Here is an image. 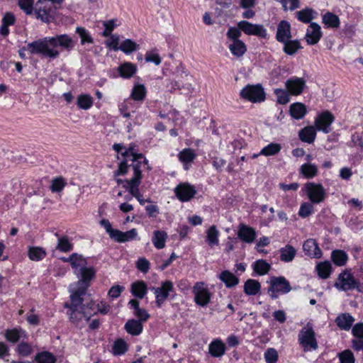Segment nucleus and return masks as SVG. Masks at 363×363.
<instances>
[{
	"instance_id": "69168bd1",
	"label": "nucleus",
	"mask_w": 363,
	"mask_h": 363,
	"mask_svg": "<svg viewBox=\"0 0 363 363\" xmlns=\"http://www.w3.org/2000/svg\"><path fill=\"white\" fill-rule=\"evenodd\" d=\"M130 160L128 158H125L124 160L121 161L118 165V169L113 172L115 177H118L120 175H125L127 174L129 166H132L128 164V162Z\"/></svg>"
},
{
	"instance_id": "f03ea898",
	"label": "nucleus",
	"mask_w": 363,
	"mask_h": 363,
	"mask_svg": "<svg viewBox=\"0 0 363 363\" xmlns=\"http://www.w3.org/2000/svg\"><path fill=\"white\" fill-rule=\"evenodd\" d=\"M62 1V0H38L35 12L36 18L45 23L52 21L57 9L54 4H60Z\"/></svg>"
},
{
	"instance_id": "ea45409f",
	"label": "nucleus",
	"mask_w": 363,
	"mask_h": 363,
	"mask_svg": "<svg viewBox=\"0 0 363 363\" xmlns=\"http://www.w3.org/2000/svg\"><path fill=\"white\" fill-rule=\"evenodd\" d=\"M167 234L164 231L155 230L153 233L152 243L157 249H162L165 247Z\"/></svg>"
},
{
	"instance_id": "4468645a",
	"label": "nucleus",
	"mask_w": 363,
	"mask_h": 363,
	"mask_svg": "<svg viewBox=\"0 0 363 363\" xmlns=\"http://www.w3.org/2000/svg\"><path fill=\"white\" fill-rule=\"evenodd\" d=\"M269 283V291H277L280 294H286L291 290L289 281L284 277H272Z\"/></svg>"
},
{
	"instance_id": "bb28decb",
	"label": "nucleus",
	"mask_w": 363,
	"mask_h": 363,
	"mask_svg": "<svg viewBox=\"0 0 363 363\" xmlns=\"http://www.w3.org/2000/svg\"><path fill=\"white\" fill-rule=\"evenodd\" d=\"M124 328L128 334L137 336L143 332V325L140 320L130 319L125 323Z\"/></svg>"
},
{
	"instance_id": "680f3d73",
	"label": "nucleus",
	"mask_w": 363,
	"mask_h": 363,
	"mask_svg": "<svg viewBox=\"0 0 363 363\" xmlns=\"http://www.w3.org/2000/svg\"><path fill=\"white\" fill-rule=\"evenodd\" d=\"M338 357L340 363H354V356L352 352L350 350H345L343 352L339 353Z\"/></svg>"
},
{
	"instance_id": "7c9ffc66",
	"label": "nucleus",
	"mask_w": 363,
	"mask_h": 363,
	"mask_svg": "<svg viewBox=\"0 0 363 363\" xmlns=\"http://www.w3.org/2000/svg\"><path fill=\"white\" fill-rule=\"evenodd\" d=\"M118 70L121 77L129 79L135 74L137 67L131 62H124L118 67Z\"/></svg>"
},
{
	"instance_id": "f8f14e48",
	"label": "nucleus",
	"mask_w": 363,
	"mask_h": 363,
	"mask_svg": "<svg viewBox=\"0 0 363 363\" xmlns=\"http://www.w3.org/2000/svg\"><path fill=\"white\" fill-rule=\"evenodd\" d=\"M175 195L182 202L190 201L196 194L195 187L189 183H182L174 189Z\"/></svg>"
},
{
	"instance_id": "a211bd4d",
	"label": "nucleus",
	"mask_w": 363,
	"mask_h": 363,
	"mask_svg": "<svg viewBox=\"0 0 363 363\" xmlns=\"http://www.w3.org/2000/svg\"><path fill=\"white\" fill-rule=\"evenodd\" d=\"M86 291V286H79L76 290L72 291L70 295V308L81 309V307L85 308V305H82L83 298L82 296L85 294Z\"/></svg>"
},
{
	"instance_id": "2f4dec72",
	"label": "nucleus",
	"mask_w": 363,
	"mask_h": 363,
	"mask_svg": "<svg viewBox=\"0 0 363 363\" xmlns=\"http://www.w3.org/2000/svg\"><path fill=\"white\" fill-rule=\"evenodd\" d=\"M282 43L284 44L283 51L288 55H294L299 50L303 48L298 40L289 39Z\"/></svg>"
},
{
	"instance_id": "a878e982",
	"label": "nucleus",
	"mask_w": 363,
	"mask_h": 363,
	"mask_svg": "<svg viewBox=\"0 0 363 363\" xmlns=\"http://www.w3.org/2000/svg\"><path fill=\"white\" fill-rule=\"evenodd\" d=\"M316 130L315 127L311 125L305 127L299 131L298 137L301 141L311 144L315 139Z\"/></svg>"
},
{
	"instance_id": "5701e85b",
	"label": "nucleus",
	"mask_w": 363,
	"mask_h": 363,
	"mask_svg": "<svg viewBox=\"0 0 363 363\" xmlns=\"http://www.w3.org/2000/svg\"><path fill=\"white\" fill-rule=\"evenodd\" d=\"M122 155L125 158H128V159H129V157H131L130 160L132 162V167H133V171H134V166L135 164H138L139 169H140L142 160H143V162L145 164H147V160L145 157H144L143 154H140V153L138 154V153L134 152V147L132 145H130L124 152H123Z\"/></svg>"
},
{
	"instance_id": "79ce46f5",
	"label": "nucleus",
	"mask_w": 363,
	"mask_h": 363,
	"mask_svg": "<svg viewBox=\"0 0 363 363\" xmlns=\"http://www.w3.org/2000/svg\"><path fill=\"white\" fill-rule=\"evenodd\" d=\"M28 257L32 261H40L46 256L45 250L40 247H30L28 252Z\"/></svg>"
},
{
	"instance_id": "423d86ee",
	"label": "nucleus",
	"mask_w": 363,
	"mask_h": 363,
	"mask_svg": "<svg viewBox=\"0 0 363 363\" xmlns=\"http://www.w3.org/2000/svg\"><path fill=\"white\" fill-rule=\"evenodd\" d=\"M241 98L252 103H259L265 100V92L261 84H247L240 94Z\"/></svg>"
},
{
	"instance_id": "de8ad7c7",
	"label": "nucleus",
	"mask_w": 363,
	"mask_h": 363,
	"mask_svg": "<svg viewBox=\"0 0 363 363\" xmlns=\"http://www.w3.org/2000/svg\"><path fill=\"white\" fill-rule=\"evenodd\" d=\"M318 274L322 279H327L329 277L331 270L332 265L330 262H323L319 263L316 267Z\"/></svg>"
},
{
	"instance_id": "aec40b11",
	"label": "nucleus",
	"mask_w": 363,
	"mask_h": 363,
	"mask_svg": "<svg viewBox=\"0 0 363 363\" xmlns=\"http://www.w3.org/2000/svg\"><path fill=\"white\" fill-rule=\"evenodd\" d=\"M354 322V317L349 313H340L335 318V323L342 330L348 331Z\"/></svg>"
},
{
	"instance_id": "393cba45",
	"label": "nucleus",
	"mask_w": 363,
	"mask_h": 363,
	"mask_svg": "<svg viewBox=\"0 0 363 363\" xmlns=\"http://www.w3.org/2000/svg\"><path fill=\"white\" fill-rule=\"evenodd\" d=\"M137 238L138 231L135 228H133L126 232H123L118 230L113 240H114L116 242L122 243L133 240Z\"/></svg>"
},
{
	"instance_id": "3c124183",
	"label": "nucleus",
	"mask_w": 363,
	"mask_h": 363,
	"mask_svg": "<svg viewBox=\"0 0 363 363\" xmlns=\"http://www.w3.org/2000/svg\"><path fill=\"white\" fill-rule=\"evenodd\" d=\"M313 13L314 11L310 8H306L296 12V17L298 21L304 23H308L313 18Z\"/></svg>"
},
{
	"instance_id": "f3484780",
	"label": "nucleus",
	"mask_w": 363,
	"mask_h": 363,
	"mask_svg": "<svg viewBox=\"0 0 363 363\" xmlns=\"http://www.w3.org/2000/svg\"><path fill=\"white\" fill-rule=\"evenodd\" d=\"M78 277H80L77 282L79 286H86V289L89 286V282L95 276V271L93 267H84L75 274Z\"/></svg>"
},
{
	"instance_id": "2eb2a0df",
	"label": "nucleus",
	"mask_w": 363,
	"mask_h": 363,
	"mask_svg": "<svg viewBox=\"0 0 363 363\" xmlns=\"http://www.w3.org/2000/svg\"><path fill=\"white\" fill-rule=\"evenodd\" d=\"M286 88L291 95H299L306 86V81L303 78L292 77L286 80Z\"/></svg>"
},
{
	"instance_id": "603ef678",
	"label": "nucleus",
	"mask_w": 363,
	"mask_h": 363,
	"mask_svg": "<svg viewBox=\"0 0 363 363\" xmlns=\"http://www.w3.org/2000/svg\"><path fill=\"white\" fill-rule=\"evenodd\" d=\"M146 96L145 87L143 84L135 85L131 92V98L135 101H143Z\"/></svg>"
},
{
	"instance_id": "052dcab7",
	"label": "nucleus",
	"mask_w": 363,
	"mask_h": 363,
	"mask_svg": "<svg viewBox=\"0 0 363 363\" xmlns=\"http://www.w3.org/2000/svg\"><path fill=\"white\" fill-rule=\"evenodd\" d=\"M34 0H18V4L27 15L33 13Z\"/></svg>"
},
{
	"instance_id": "4d7b16f0",
	"label": "nucleus",
	"mask_w": 363,
	"mask_h": 363,
	"mask_svg": "<svg viewBox=\"0 0 363 363\" xmlns=\"http://www.w3.org/2000/svg\"><path fill=\"white\" fill-rule=\"evenodd\" d=\"M179 160L184 164L191 162L196 157L194 151L190 148H185L179 152Z\"/></svg>"
},
{
	"instance_id": "c756f323",
	"label": "nucleus",
	"mask_w": 363,
	"mask_h": 363,
	"mask_svg": "<svg viewBox=\"0 0 363 363\" xmlns=\"http://www.w3.org/2000/svg\"><path fill=\"white\" fill-rule=\"evenodd\" d=\"M15 21L16 17L12 13H6L2 18V24L0 27V34L3 36H7L9 33V26L13 25Z\"/></svg>"
},
{
	"instance_id": "c9c22d12",
	"label": "nucleus",
	"mask_w": 363,
	"mask_h": 363,
	"mask_svg": "<svg viewBox=\"0 0 363 363\" xmlns=\"http://www.w3.org/2000/svg\"><path fill=\"white\" fill-rule=\"evenodd\" d=\"M296 254V249L290 245H286L280 249V259L284 262H290L294 259Z\"/></svg>"
},
{
	"instance_id": "39448f33",
	"label": "nucleus",
	"mask_w": 363,
	"mask_h": 363,
	"mask_svg": "<svg viewBox=\"0 0 363 363\" xmlns=\"http://www.w3.org/2000/svg\"><path fill=\"white\" fill-rule=\"evenodd\" d=\"M177 79L171 82L172 88L174 90H184L189 92L192 91L193 77L183 67L177 68Z\"/></svg>"
},
{
	"instance_id": "0e129e2a",
	"label": "nucleus",
	"mask_w": 363,
	"mask_h": 363,
	"mask_svg": "<svg viewBox=\"0 0 363 363\" xmlns=\"http://www.w3.org/2000/svg\"><path fill=\"white\" fill-rule=\"evenodd\" d=\"M313 211V206L311 203L306 202L301 205L298 215L301 218H307L309 216Z\"/></svg>"
},
{
	"instance_id": "8fccbe9b",
	"label": "nucleus",
	"mask_w": 363,
	"mask_h": 363,
	"mask_svg": "<svg viewBox=\"0 0 363 363\" xmlns=\"http://www.w3.org/2000/svg\"><path fill=\"white\" fill-rule=\"evenodd\" d=\"M37 363H55L56 357L50 352H41L38 353L35 357Z\"/></svg>"
},
{
	"instance_id": "864d4df0",
	"label": "nucleus",
	"mask_w": 363,
	"mask_h": 363,
	"mask_svg": "<svg viewBox=\"0 0 363 363\" xmlns=\"http://www.w3.org/2000/svg\"><path fill=\"white\" fill-rule=\"evenodd\" d=\"M74 255H75L76 257H73L71 262V266L74 269V274H77L79 269H82L86 266L87 262L82 255L77 253H74Z\"/></svg>"
},
{
	"instance_id": "5fc2aeb1",
	"label": "nucleus",
	"mask_w": 363,
	"mask_h": 363,
	"mask_svg": "<svg viewBox=\"0 0 363 363\" xmlns=\"http://www.w3.org/2000/svg\"><path fill=\"white\" fill-rule=\"evenodd\" d=\"M56 247L61 252H68L73 249V244L69 242L67 236H62L58 238Z\"/></svg>"
},
{
	"instance_id": "dca6fc26",
	"label": "nucleus",
	"mask_w": 363,
	"mask_h": 363,
	"mask_svg": "<svg viewBox=\"0 0 363 363\" xmlns=\"http://www.w3.org/2000/svg\"><path fill=\"white\" fill-rule=\"evenodd\" d=\"M322 35L320 26L317 23L312 22L307 29L305 39L308 45H315L319 42Z\"/></svg>"
},
{
	"instance_id": "9b49d317",
	"label": "nucleus",
	"mask_w": 363,
	"mask_h": 363,
	"mask_svg": "<svg viewBox=\"0 0 363 363\" xmlns=\"http://www.w3.org/2000/svg\"><path fill=\"white\" fill-rule=\"evenodd\" d=\"M238 26L248 35H256L264 38L267 35V30L260 24H253L247 21H241L238 23Z\"/></svg>"
},
{
	"instance_id": "412c9836",
	"label": "nucleus",
	"mask_w": 363,
	"mask_h": 363,
	"mask_svg": "<svg viewBox=\"0 0 363 363\" xmlns=\"http://www.w3.org/2000/svg\"><path fill=\"white\" fill-rule=\"evenodd\" d=\"M303 250L305 254L311 257L320 258L322 256L321 250L313 239L306 240L303 245Z\"/></svg>"
},
{
	"instance_id": "f257e3e1",
	"label": "nucleus",
	"mask_w": 363,
	"mask_h": 363,
	"mask_svg": "<svg viewBox=\"0 0 363 363\" xmlns=\"http://www.w3.org/2000/svg\"><path fill=\"white\" fill-rule=\"evenodd\" d=\"M74 45L75 42L69 35H56L52 37L39 38L28 43L26 47L19 50L18 55L21 59H24L25 51H28L31 55L53 60L59 57L60 53L59 48L70 51Z\"/></svg>"
},
{
	"instance_id": "20e7f679",
	"label": "nucleus",
	"mask_w": 363,
	"mask_h": 363,
	"mask_svg": "<svg viewBox=\"0 0 363 363\" xmlns=\"http://www.w3.org/2000/svg\"><path fill=\"white\" fill-rule=\"evenodd\" d=\"M142 172L139 169L138 164L134 166V175L130 180L125 181V184L123 186L129 193L137 199L141 205H144L147 200L143 199L142 194L139 191V186L141 183Z\"/></svg>"
},
{
	"instance_id": "09e8293b",
	"label": "nucleus",
	"mask_w": 363,
	"mask_h": 363,
	"mask_svg": "<svg viewBox=\"0 0 363 363\" xmlns=\"http://www.w3.org/2000/svg\"><path fill=\"white\" fill-rule=\"evenodd\" d=\"M281 146L279 143H272L262 149L259 155L264 156L275 155L280 152Z\"/></svg>"
},
{
	"instance_id": "c03bdc74",
	"label": "nucleus",
	"mask_w": 363,
	"mask_h": 363,
	"mask_svg": "<svg viewBox=\"0 0 363 363\" xmlns=\"http://www.w3.org/2000/svg\"><path fill=\"white\" fill-rule=\"evenodd\" d=\"M331 258L337 266H343L347 260V255L340 250H335L332 252Z\"/></svg>"
},
{
	"instance_id": "6ab92c4d",
	"label": "nucleus",
	"mask_w": 363,
	"mask_h": 363,
	"mask_svg": "<svg viewBox=\"0 0 363 363\" xmlns=\"http://www.w3.org/2000/svg\"><path fill=\"white\" fill-rule=\"evenodd\" d=\"M256 231L254 228L249 227L245 224L239 225L238 231V237L243 242L252 243L256 238Z\"/></svg>"
},
{
	"instance_id": "c85d7f7f",
	"label": "nucleus",
	"mask_w": 363,
	"mask_h": 363,
	"mask_svg": "<svg viewBox=\"0 0 363 363\" xmlns=\"http://www.w3.org/2000/svg\"><path fill=\"white\" fill-rule=\"evenodd\" d=\"M289 112L292 118L299 120L305 116L307 113V108L303 104L296 102L290 106Z\"/></svg>"
},
{
	"instance_id": "4c0bfd02",
	"label": "nucleus",
	"mask_w": 363,
	"mask_h": 363,
	"mask_svg": "<svg viewBox=\"0 0 363 363\" xmlns=\"http://www.w3.org/2000/svg\"><path fill=\"white\" fill-rule=\"evenodd\" d=\"M147 284L143 281H136L131 285V293L138 298H143L147 294Z\"/></svg>"
},
{
	"instance_id": "e433bc0d",
	"label": "nucleus",
	"mask_w": 363,
	"mask_h": 363,
	"mask_svg": "<svg viewBox=\"0 0 363 363\" xmlns=\"http://www.w3.org/2000/svg\"><path fill=\"white\" fill-rule=\"evenodd\" d=\"M219 279L225 283L228 288L233 287L239 283V279L228 270L222 272L219 275Z\"/></svg>"
},
{
	"instance_id": "49530a36",
	"label": "nucleus",
	"mask_w": 363,
	"mask_h": 363,
	"mask_svg": "<svg viewBox=\"0 0 363 363\" xmlns=\"http://www.w3.org/2000/svg\"><path fill=\"white\" fill-rule=\"evenodd\" d=\"M140 45L130 39H126L119 45V50L125 54H130L133 51L138 50Z\"/></svg>"
},
{
	"instance_id": "37998d69",
	"label": "nucleus",
	"mask_w": 363,
	"mask_h": 363,
	"mask_svg": "<svg viewBox=\"0 0 363 363\" xmlns=\"http://www.w3.org/2000/svg\"><path fill=\"white\" fill-rule=\"evenodd\" d=\"M77 104L81 109L88 110L93 105V98L86 94H82L78 96Z\"/></svg>"
},
{
	"instance_id": "f704fd0d",
	"label": "nucleus",
	"mask_w": 363,
	"mask_h": 363,
	"mask_svg": "<svg viewBox=\"0 0 363 363\" xmlns=\"http://www.w3.org/2000/svg\"><path fill=\"white\" fill-rule=\"evenodd\" d=\"M261 289L260 283L255 279H247L244 284V292L249 296L257 294Z\"/></svg>"
},
{
	"instance_id": "6e6552de",
	"label": "nucleus",
	"mask_w": 363,
	"mask_h": 363,
	"mask_svg": "<svg viewBox=\"0 0 363 363\" xmlns=\"http://www.w3.org/2000/svg\"><path fill=\"white\" fill-rule=\"evenodd\" d=\"M357 281L352 274L348 271H343L338 275L334 286L340 291H347L356 289Z\"/></svg>"
},
{
	"instance_id": "a19ab883",
	"label": "nucleus",
	"mask_w": 363,
	"mask_h": 363,
	"mask_svg": "<svg viewBox=\"0 0 363 363\" xmlns=\"http://www.w3.org/2000/svg\"><path fill=\"white\" fill-rule=\"evenodd\" d=\"M229 50L233 55L240 57L246 52L247 48L242 40H236L229 45Z\"/></svg>"
},
{
	"instance_id": "1a4fd4ad",
	"label": "nucleus",
	"mask_w": 363,
	"mask_h": 363,
	"mask_svg": "<svg viewBox=\"0 0 363 363\" xmlns=\"http://www.w3.org/2000/svg\"><path fill=\"white\" fill-rule=\"evenodd\" d=\"M152 290L155 295V303L157 306L161 307L164 301L169 296L170 292L174 291L173 283L171 281H162L160 287H152Z\"/></svg>"
},
{
	"instance_id": "a18cd8bd",
	"label": "nucleus",
	"mask_w": 363,
	"mask_h": 363,
	"mask_svg": "<svg viewBox=\"0 0 363 363\" xmlns=\"http://www.w3.org/2000/svg\"><path fill=\"white\" fill-rule=\"evenodd\" d=\"M270 269L271 265L264 259H259L253 264V269L259 275L267 274Z\"/></svg>"
},
{
	"instance_id": "9d476101",
	"label": "nucleus",
	"mask_w": 363,
	"mask_h": 363,
	"mask_svg": "<svg viewBox=\"0 0 363 363\" xmlns=\"http://www.w3.org/2000/svg\"><path fill=\"white\" fill-rule=\"evenodd\" d=\"M193 293L194 294V301L199 306H205L211 301V294L205 286L204 282H196L193 287Z\"/></svg>"
},
{
	"instance_id": "ddd939ff",
	"label": "nucleus",
	"mask_w": 363,
	"mask_h": 363,
	"mask_svg": "<svg viewBox=\"0 0 363 363\" xmlns=\"http://www.w3.org/2000/svg\"><path fill=\"white\" fill-rule=\"evenodd\" d=\"M335 118L329 111H324L320 114L315 121V128L319 131L328 133L331 131L330 125Z\"/></svg>"
},
{
	"instance_id": "cd10ccee",
	"label": "nucleus",
	"mask_w": 363,
	"mask_h": 363,
	"mask_svg": "<svg viewBox=\"0 0 363 363\" xmlns=\"http://www.w3.org/2000/svg\"><path fill=\"white\" fill-rule=\"evenodd\" d=\"M209 354L213 357H220L225 354V345L220 340H213L208 346Z\"/></svg>"
},
{
	"instance_id": "0eeeda50",
	"label": "nucleus",
	"mask_w": 363,
	"mask_h": 363,
	"mask_svg": "<svg viewBox=\"0 0 363 363\" xmlns=\"http://www.w3.org/2000/svg\"><path fill=\"white\" fill-rule=\"evenodd\" d=\"M305 191L309 200L313 203H319L325 200V191L320 184L308 182L305 184Z\"/></svg>"
},
{
	"instance_id": "774afa93",
	"label": "nucleus",
	"mask_w": 363,
	"mask_h": 363,
	"mask_svg": "<svg viewBox=\"0 0 363 363\" xmlns=\"http://www.w3.org/2000/svg\"><path fill=\"white\" fill-rule=\"evenodd\" d=\"M241 30L236 27H230L227 32L228 38L233 41L240 40L239 38L241 36Z\"/></svg>"
},
{
	"instance_id": "b1692460",
	"label": "nucleus",
	"mask_w": 363,
	"mask_h": 363,
	"mask_svg": "<svg viewBox=\"0 0 363 363\" xmlns=\"http://www.w3.org/2000/svg\"><path fill=\"white\" fill-rule=\"evenodd\" d=\"M67 314L69 315L70 321L76 325H79L82 318H85L86 320L88 321L91 316V313L87 312L86 308H84L83 307H81V309L70 308V312H67Z\"/></svg>"
},
{
	"instance_id": "7ed1b4c3",
	"label": "nucleus",
	"mask_w": 363,
	"mask_h": 363,
	"mask_svg": "<svg viewBox=\"0 0 363 363\" xmlns=\"http://www.w3.org/2000/svg\"><path fill=\"white\" fill-rule=\"evenodd\" d=\"M298 341L304 352L316 350L318 347L315 333L311 323H308L299 332Z\"/></svg>"
},
{
	"instance_id": "e2e57ef3",
	"label": "nucleus",
	"mask_w": 363,
	"mask_h": 363,
	"mask_svg": "<svg viewBox=\"0 0 363 363\" xmlns=\"http://www.w3.org/2000/svg\"><path fill=\"white\" fill-rule=\"evenodd\" d=\"M66 185V182L62 177H57L52 181L50 189L52 192L61 191Z\"/></svg>"
},
{
	"instance_id": "338daca9",
	"label": "nucleus",
	"mask_w": 363,
	"mask_h": 363,
	"mask_svg": "<svg viewBox=\"0 0 363 363\" xmlns=\"http://www.w3.org/2000/svg\"><path fill=\"white\" fill-rule=\"evenodd\" d=\"M265 361L267 363H276L278 360V353L274 348H269L264 353Z\"/></svg>"
},
{
	"instance_id": "72a5a7b5",
	"label": "nucleus",
	"mask_w": 363,
	"mask_h": 363,
	"mask_svg": "<svg viewBox=\"0 0 363 363\" xmlns=\"http://www.w3.org/2000/svg\"><path fill=\"white\" fill-rule=\"evenodd\" d=\"M323 23L327 28H337L340 26V21L339 17L330 11H327L322 16Z\"/></svg>"
},
{
	"instance_id": "bf43d9fd",
	"label": "nucleus",
	"mask_w": 363,
	"mask_h": 363,
	"mask_svg": "<svg viewBox=\"0 0 363 363\" xmlns=\"http://www.w3.org/2000/svg\"><path fill=\"white\" fill-rule=\"evenodd\" d=\"M274 94L277 97V102L280 104H286L289 101V92L284 89H276Z\"/></svg>"
},
{
	"instance_id": "6e6d98bb",
	"label": "nucleus",
	"mask_w": 363,
	"mask_h": 363,
	"mask_svg": "<svg viewBox=\"0 0 363 363\" xmlns=\"http://www.w3.org/2000/svg\"><path fill=\"white\" fill-rule=\"evenodd\" d=\"M128 350V345L125 341L121 338L116 340L112 347L113 353L116 355L124 354Z\"/></svg>"
},
{
	"instance_id": "13d9d810",
	"label": "nucleus",
	"mask_w": 363,
	"mask_h": 363,
	"mask_svg": "<svg viewBox=\"0 0 363 363\" xmlns=\"http://www.w3.org/2000/svg\"><path fill=\"white\" fill-rule=\"evenodd\" d=\"M76 33L79 35L81 39V43L84 45L85 43L91 44L94 40L90 33L87 30L83 27H77L76 28Z\"/></svg>"
},
{
	"instance_id": "58836bf2",
	"label": "nucleus",
	"mask_w": 363,
	"mask_h": 363,
	"mask_svg": "<svg viewBox=\"0 0 363 363\" xmlns=\"http://www.w3.org/2000/svg\"><path fill=\"white\" fill-rule=\"evenodd\" d=\"M218 236L219 231L217 230L216 225H211L206 230V240L208 245L211 247L218 245L219 243Z\"/></svg>"
},
{
	"instance_id": "4be33fe9",
	"label": "nucleus",
	"mask_w": 363,
	"mask_h": 363,
	"mask_svg": "<svg viewBox=\"0 0 363 363\" xmlns=\"http://www.w3.org/2000/svg\"><path fill=\"white\" fill-rule=\"evenodd\" d=\"M291 38V25L286 21H281L278 26L276 34V39L280 43L286 42Z\"/></svg>"
},
{
	"instance_id": "473e14b6",
	"label": "nucleus",
	"mask_w": 363,
	"mask_h": 363,
	"mask_svg": "<svg viewBox=\"0 0 363 363\" xmlns=\"http://www.w3.org/2000/svg\"><path fill=\"white\" fill-rule=\"evenodd\" d=\"M299 173L306 179H312L318 174V167L314 164L306 162L300 167Z\"/></svg>"
}]
</instances>
